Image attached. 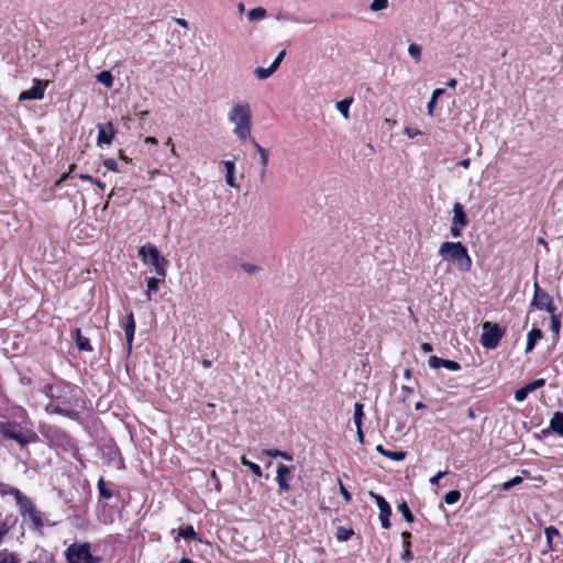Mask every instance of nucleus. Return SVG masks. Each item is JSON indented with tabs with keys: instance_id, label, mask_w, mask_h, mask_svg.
Masks as SVG:
<instances>
[{
	"instance_id": "nucleus-1",
	"label": "nucleus",
	"mask_w": 563,
	"mask_h": 563,
	"mask_svg": "<svg viewBox=\"0 0 563 563\" xmlns=\"http://www.w3.org/2000/svg\"><path fill=\"white\" fill-rule=\"evenodd\" d=\"M252 108L249 101L239 100L230 107L227 119L232 125V133L242 143L252 137Z\"/></svg>"
},
{
	"instance_id": "nucleus-2",
	"label": "nucleus",
	"mask_w": 563,
	"mask_h": 563,
	"mask_svg": "<svg viewBox=\"0 0 563 563\" xmlns=\"http://www.w3.org/2000/svg\"><path fill=\"white\" fill-rule=\"evenodd\" d=\"M439 255L461 272H468L472 267V258L461 242H443L439 247Z\"/></svg>"
},
{
	"instance_id": "nucleus-3",
	"label": "nucleus",
	"mask_w": 563,
	"mask_h": 563,
	"mask_svg": "<svg viewBox=\"0 0 563 563\" xmlns=\"http://www.w3.org/2000/svg\"><path fill=\"white\" fill-rule=\"evenodd\" d=\"M10 494L15 498L21 516L29 519L34 529H41L43 527L42 518L31 499L16 488H12Z\"/></svg>"
},
{
	"instance_id": "nucleus-4",
	"label": "nucleus",
	"mask_w": 563,
	"mask_h": 563,
	"mask_svg": "<svg viewBox=\"0 0 563 563\" xmlns=\"http://www.w3.org/2000/svg\"><path fill=\"white\" fill-rule=\"evenodd\" d=\"M0 431L3 437L16 441L21 446L37 440V435L33 431L24 429L18 423H0Z\"/></svg>"
},
{
	"instance_id": "nucleus-5",
	"label": "nucleus",
	"mask_w": 563,
	"mask_h": 563,
	"mask_svg": "<svg viewBox=\"0 0 563 563\" xmlns=\"http://www.w3.org/2000/svg\"><path fill=\"white\" fill-rule=\"evenodd\" d=\"M139 256L143 262H146V257L150 258L151 265L155 268V272L158 276H166V266L168 264L167 260L161 255L157 247L147 243L139 249Z\"/></svg>"
},
{
	"instance_id": "nucleus-6",
	"label": "nucleus",
	"mask_w": 563,
	"mask_h": 563,
	"mask_svg": "<svg viewBox=\"0 0 563 563\" xmlns=\"http://www.w3.org/2000/svg\"><path fill=\"white\" fill-rule=\"evenodd\" d=\"M67 563H95L96 560L90 552L88 543H73L66 551Z\"/></svg>"
},
{
	"instance_id": "nucleus-7",
	"label": "nucleus",
	"mask_w": 563,
	"mask_h": 563,
	"mask_svg": "<svg viewBox=\"0 0 563 563\" xmlns=\"http://www.w3.org/2000/svg\"><path fill=\"white\" fill-rule=\"evenodd\" d=\"M503 335L504 331L497 323L486 321L483 323L481 343L486 349H495Z\"/></svg>"
},
{
	"instance_id": "nucleus-8",
	"label": "nucleus",
	"mask_w": 563,
	"mask_h": 563,
	"mask_svg": "<svg viewBox=\"0 0 563 563\" xmlns=\"http://www.w3.org/2000/svg\"><path fill=\"white\" fill-rule=\"evenodd\" d=\"M533 290L534 291H533V298H532L531 305L534 306L537 309L545 310L550 314H553V312H555L556 308L553 305V299L551 298V296L547 291H544L538 285V283H534Z\"/></svg>"
},
{
	"instance_id": "nucleus-9",
	"label": "nucleus",
	"mask_w": 563,
	"mask_h": 563,
	"mask_svg": "<svg viewBox=\"0 0 563 563\" xmlns=\"http://www.w3.org/2000/svg\"><path fill=\"white\" fill-rule=\"evenodd\" d=\"M48 84V80L33 79V87L22 91L19 96V101L43 99Z\"/></svg>"
},
{
	"instance_id": "nucleus-10",
	"label": "nucleus",
	"mask_w": 563,
	"mask_h": 563,
	"mask_svg": "<svg viewBox=\"0 0 563 563\" xmlns=\"http://www.w3.org/2000/svg\"><path fill=\"white\" fill-rule=\"evenodd\" d=\"M291 474L290 467L285 464H279L276 472V481L280 492H289L291 489L289 485V477Z\"/></svg>"
},
{
	"instance_id": "nucleus-11",
	"label": "nucleus",
	"mask_w": 563,
	"mask_h": 563,
	"mask_svg": "<svg viewBox=\"0 0 563 563\" xmlns=\"http://www.w3.org/2000/svg\"><path fill=\"white\" fill-rule=\"evenodd\" d=\"M113 136H114V131H113V125L111 122H109L106 125H103V124L98 125L97 142L99 145L100 144H110L113 140Z\"/></svg>"
},
{
	"instance_id": "nucleus-12",
	"label": "nucleus",
	"mask_w": 563,
	"mask_h": 563,
	"mask_svg": "<svg viewBox=\"0 0 563 563\" xmlns=\"http://www.w3.org/2000/svg\"><path fill=\"white\" fill-rule=\"evenodd\" d=\"M452 223L455 224V227H466L468 223L467 216L460 202L453 205Z\"/></svg>"
},
{
	"instance_id": "nucleus-13",
	"label": "nucleus",
	"mask_w": 563,
	"mask_h": 563,
	"mask_svg": "<svg viewBox=\"0 0 563 563\" xmlns=\"http://www.w3.org/2000/svg\"><path fill=\"white\" fill-rule=\"evenodd\" d=\"M124 332H125L128 347L131 349L133 339H134V332H135V321H134V316L132 312H130L126 316V323L124 325Z\"/></svg>"
},
{
	"instance_id": "nucleus-14",
	"label": "nucleus",
	"mask_w": 563,
	"mask_h": 563,
	"mask_svg": "<svg viewBox=\"0 0 563 563\" xmlns=\"http://www.w3.org/2000/svg\"><path fill=\"white\" fill-rule=\"evenodd\" d=\"M542 339V331L540 329L533 328L527 334V343H526V353L532 352L536 344Z\"/></svg>"
},
{
	"instance_id": "nucleus-15",
	"label": "nucleus",
	"mask_w": 563,
	"mask_h": 563,
	"mask_svg": "<svg viewBox=\"0 0 563 563\" xmlns=\"http://www.w3.org/2000/svg\"><path fill=\"white\" fill-rule=\"evenodd\" d=\"M223 166L225 168V183L228 186L232 187V188H239V185L235 180V177H234V172H235V165L233 162L231 161H224L223 162Z\"/></svg>"
},
{
	"instance_id": "nucleus-16",
	"label": "nucleus",
	"mask_w": 563,
	"mask_h": 563,
	"mask_svg": "<svg viewBox=\"0 0 563 563\" xmlns=\"http://www.w3.org/2000/svg\"><path fill=\"white\" fill-rule=\"evenodd\" d=\"M255 151L260 155L261 166L267 168L269 163V154L266 148H264L255 139L250 140Z\"/></svg>"
},
{
	"instance_id": "nucleus-17",
	"label": "nucleus",
	"mask_w": 563,
	"mask_h": 563,
	"mask_svg": "<svg viewBox=\"0 0 563 563\" xmlns=\"http://www.w3.org/2000/svg\"><path fill=\"white\" fill-rule=\"evenodd\" d=\"M550 429L558 433L559 435H563V412H555L550 420Z\"/></svg>"
},
{
	"instance_id": "nucleus-18",
	"label": "nucleus",
	"mask_w": 563,
	"mask_h": 563,
	"mask_svg": "<svg viewBox=\"0 0 563 563\" xmlns=\"http://www.w3.org/2000/svg\"><path fill=\"white\" fill-rule=\"evenodd\" d=\"M376 451L379 454H382L393 461H397V462L402 461L406 457V453L404 451H394V452L387 451L383 448V445H377Z\"/></svg>"
},
{
	"instance_id": "nucleus-19",
	"label": "nucleus",
	"mask_w": 563,
	"mask_h": 563,
	"mask_svg": "<svg viewBox=\"0 0 563 563\" xmlns=\"http://www.w3.org/2000/svg\"><path fill=\"white\" fill-rule=\"evenodd\" d=\"M353 102V98L343 99L335 103L336 110L342 114V117L347 120L350 118V107Z\"/></svg>"
},
{
	"instance_id": "nucleus-20",
	"label": "nucleus",
	"mask_w": 563,
	"mask_h": 563,
	"mask_svg": "<svg viewBox=\"0 0 563 563\" xmlns=\"http://www.w3.org/2000/svg\"><path fill=\"white\" fill-rule=\"evenodd\" d=\"M277 70L276 66L272 65L267 68L256 67L254 69V75L258 80H265L271 77Z\"/></svg>"
},
{
	"instance_id": "nucleus-21",
	"label": "nucleus",
	"mask_w": 563,
	"mask_h": 563,
	"mask_svg": "<svg viewBox=\"0 0 563 563\" xmlns=\"http://www.w3.org/2000/svg\"><path fill=\"white\" fill-rule=\"evenodd\" d=\"M443 93H444V89H442V88H437L433 90L431 98L427 104V112L429 115H433L437 101H438L439 97H441Z\"/></svg>"
},
{
	"instance_id": "nucleus-22",
	"label": "nucleus",
	"mask_w": 563,
	"mask_h": 563,
	"mask_svg": "<svg viewBox=\"0 0 563 563\" xmlns=\"http://www.w3.org/2000/svg\"><path fill=\"white\" fill-rule=\"evenodd\" d=\"M401 538H402V544H404V548H405V551L401 555V559L405 560V561H410L411 560V552H410V538H411V533L408 532V531H404L401 533Z\"/></svg>"
},
{
	"instance_id": "nucleus-23",
	"label": "nucleus",
	"mask_w": 563,
	"mask_h": 563,
	"mask_svg": "<svg viewBox=\"0 0 563 563\" xmlns=\"http://www.w3.org/2000/svg\"><path fill=\"white\" fill-rule=\"evenodd\" d=\"M75 339H76V344L79 350H81V351H91L92 350V347L89 343V340L81 335V332L79 329L75 330Z\"/></svg>"
},
{
	"instance_id": "nucleus-24",
	"label": "nucleus",
	"mask_w": 563,
	"mask_h": 563,
	"mask_svg": "<svg viewBox=\"0 0 563 563\" xmlns=\"http://www.w3.org/2000/svg\"><path fill=\"white\" fill-rule=\"evenodd\" d=\"M97 80L107 88H111L113 86V76L109 70L100 71L97 75Z\"/></svg>"
},
{
	"instance_id": "nucleus-25",
	"label": "nucleus",
	"mask_w": 563,
	"mask_h": 563,
	"mask_svg": "<svg viewBox=\"0 0 563 563\" xmlns=\"http://www.w3.org/2000/svg\"><path fill=\"white\" fill-rule=\"evenodd\" d=\"M159 283L161 280L158 278H155V277H151L147 279V283H146V299L150 301L152 300V292L156 291L159 287Z\"/></svg>"
},
{
	"instance_id": "nucleus-26",
	"label": "nucleus",
	"mask_w": 563,
	"mask_h": 563,
	"mask_svg": "<svg viewBox=\"0 0 563 563\" xmlns=\"http://www.w3.org/2000/svg\"><path fill=\"white\" fill-rule=\"evenodd\" d=\"M263 454H265L267 456H271V457H282V459H284L286 461H291L292 460L291 454H289L288 452H285V451L276 450V449L264 450Z\"/></svg>"
},
{
	"instance_id": "nucleus-27",
	"label": "nucleus",
	"mask_w": 563,
	"mask_h": 563,
	"mask_svg": "<svg viewBox=\"0 0 563 563\" xmlns=\"http://www.w3.org/2000/svg\"><path fill=\"white\" fill-rule=\"evenodd\" d=\"M266 10L262 7H257V8H254V9H251L249 12H247V19L250 21H256V20H261V19H264L266 16Z\"/></svg>"
},
{
	"instance_id": "nucleus-28",
	"label": "nucleus",
	"mask_w": 563,
	"mask_h": 563,
	"mask_svg": "<svg viewBox=\"0 0 563 563\" xmlns=\"http://www.w3.org/2000/svg\"><path fill=\"white\" fill-rule=\"evenodd\" d=\"M240 461H241L242 465L249 467L251 470V472L256 477H261L262 476V470H261V467L256 463H253V462L249 461L244 455H242L240 457Z\"/></svg>"
},
{
	"instance_id": "nucleus-29",
	"label": "nucleus",
	"mask_w": 563,
	"mask_h": 563,
	"mask_svg": "<svg viewBox=\"0 0 563 563\" xmlns=\"http://www.w3.org/2000/svg\"><path fill=\"white\" fill-rule=\"evenodd\" d=\"M354 534L353 529L340 527L336 530L335 537L339 541H347Z\"/></svg>"
},
{
	"instance_id": "nucleus-30",
	"label": "nucleus",
	"mask_w": 563,
	"mask_h": 563,
	"mask_svg": "<svg viewBox=\"0 0 563 563\" xmlns=\"http://www.w3.org/2000/svg\"><path fill=\"white\" fill-rule=\"evenodd\" d=\"M545 385L544 378H537L532 382H529L523 386L528 394L533 393L534 390L542 388Z\"/></svg>"
},
{
	"instance_id": "nucleus-31",
	"label": "nucleus",
	"mask_w": 563,
	"mask_h": 563,
	"mask_svg": "<svg viewBox=\"0 0 563 563\" xmlns=\"http://www.w3.org/2000/svg\"><path fill=\"white\" fill-rule=\"evenodd\" d=\"M408 54L415 59L416 63H419L421 60L422 48L420 45L412 43L408 46Z\"/></svg>"
},
{
	"instance_id": "nucleus-32",
	"label": "nucleus",
	"mask_w": 563,
	"mask_h": 563,
	"mask_svg": "<svg viewBox=\"0 0 563 563\" xmlns=\"http://www.w3.org/2000/svg\"><path fill=\"white\" fill-rule=\"evenodd\" d=\"M364 417L363 412V405L360 402H355L354 405V423L356 428H360L362 426V419Z\"/></svg>"
},
{
	"instance_id": "nucleus-33",
	"label": "nucleus",
	"mask_w": 563,
	"mask_h": 563,
	"mask_svg": "<svg viewBox=\"0 0 563 563\" xmlns=\"http://www.w3.org/2000/svg\"><path fill=\"white\" fill-rule=\"evenodd\" d=\"M398 510L402 514V516L407 522L413 521V519H415L406 501H402L398 505Z\"/></svg>"
},
{
	"instance_id": "nucleus-34",
	"label": "nucleus",
	"mask_w": 563,
	"mask_h": 563,
	"mask_svg": "<svg viewBox=\"0 0 563 563\" xmlns=\"http://www.w3.org/2000/svg\"><path fill=\"white\" fill-rule=\"evenodd\" d=\"M0 563H19V560L14 553L3 550L0 551Z\"/></svg>"
},
{
	"instance_id": "nucleus-35",
	"label": "nucleus",
	"mask_w": 563,
	"mask_h": 563,
	"mask_svg": "<svg viewBox=\"0 0 563 563\" xmlns=\"http://www.w3.org/2000/svg\"><path fill=\"white\" fill-rule=\"evenodd\" d=\"M369 497L375 500L379 511L383 509L390 508L389 504L380 495H378L374 492H369Z\"/></svg>"
},
{
	"instance_id": "nucleus-36",
	"label": "nucleus",
	"mask_w": 563,
	"mask_h": 563,
	"mask_svg": "<svg viewBox=\"0 0 563 563\" xmlns=\"http://www.w3.org/2000/svg\"><path fill=\"white\" fill-rule=\"evenodd\" d=\"M391 515V508L383 509L379 511V520L384 529L390 527L389 516Z\"/></svg>"
},
{
	"instance_id": "nucleus-37",
	"label": "nucleus",
	"mask_w": 563,
	"mask_h": 563,
	"mask_svg": "<svg viewBox=\"0 0 563 563\" xmlns=\"http://www.w3.org/2000/svg\"><path fill=\"white\" fill-rule=\"evenodd\" d=\"M461 498V493L459 490H450L449 493H446L443 497V500L448 504V505H453L455 503H457Z\"/></svg>"
},
{
	"instance_id": "nucleus-38",
	"label": "nucleus",
	"mask_w": 563,
	"mask_h": 563,
	"mask_svg": "<svg viewBox=\"0 0 563 563\" xmlns=\"http://www.w3.org/2000/svg\"><path fill=\"white\" fill-rule=\"evenodd\" d=\"M178 538L197 539V533L191 526H187L185 529H180L178 531Z\"/></svg>"
},
{
	"instance_id": "nucleus-39",
	"label": "nucleus",
	"mask_w": 563,
	"mask_h": 563,
	"mask_svg": "<svg viewBox=\"0 0 563 563\" xmlns=\"http://www.w3.org/2000/svg\"><path fill=\"white\" fill-rule=\"evenodd\" d=\"M98 489L100 495L106 499H110L113 496L112 492L106 488V482L103 477H100L98 481Z\"/></svg>"
},
{
	"instance_id": "nucleus-40",
	"label": "nucleus",
	"mask_w": 563,
	"mask_h": 563,
	"mask_svg": "<svg viewBox=\"0 0 563 563\" xmlns=\"http://www.w3.org/2000/svg\"><path fill=\"white\" fill-rule=\"evenodd\" d=\"M388 8V0H373L369 9L374 12L382 11Z\"/></svg>"
},
{
	"instance_id": "nucleus-41",
	"label": "nucleus",
	"mask_w": 563,
	"mask_h": 563,
	"mask_svg": "<svg viewBox=\"0 0 563 563\" xmlns=\"http://www.w3.org/2000/svg\"><path fill=\"white\" fill-rule=\"evenodd\" d=\"M560 329L561 318L560 316L555 314V312H553V314H551V331L558 335L560 333Z\"/></svg>"
},
{
	"instance_id": "nucleus-42",
	"label": "nucleus",
	"mask_w": 563,
	"mask_h": 563,
	"mask_svg": "<svg viewBox=\"0 0 563 563\" xmlns=\"http://www.w3.org/2000/svg\"><path fill=\"white\" fill-rule=\"evenodd\" d=\"M521 483H522V477L521 476H515L511 479L503 483L501 488H503V490H509L512 487H515V486H517V485H519Z\"/></svg>"
},
{
	"instance_id": "nucleus-43",
	"label": "nucleus",
	"mask_w": 563,
	"mask_h": 563,
	"mask_svg": "<svg viewBox=\"0 0 563 563\" xmlns=\"http://www.w3.org/2000/svg\"><path fill=\"white\" fill-rule=\"evenodd\" d=\"M241 268L246 274H256L261 271V267L258 265L252 264V263H242Z\"/></svg>"
},
{
	"instance_id": "nucleus-44",
	"label": "nucleus",
	"mask_w": 563,
	"mask_h": 563,
	"mask_svg": "<svg viewBox=\"0 0 563 563\" xmlns=\"http://www.w3.org/2000/svg\"><path fill=\"white\" fill-rule=\"evenodd\" d=\"M445 362L444 358H440L435 355L431 356L428 361L429 363V366L431 368H440V367H443V363Z\"/></svg>"
},
{
	"instance_id": "nucleus-45",
	"label": "nucleus",
	"mask_w": 563,
	"mask_h": 563,
	"mask_svg": "<svg viewBox=\"0 0 563 563\" xmlns=\"http://www.w3.org/2000/svg\"><path fill=\"white\" fill-rule=\"evenodd\" d=\"M544 533H545L548 543L551 547L553 537L559 536V530L555 527L551 526V527L545 528Z\"/></svg>"
},
{
	"instance_id": "nucleus-46",
	"label": "nucleus",
	"mask_w": 563,
	"mask_h": 563,
	"mask_svg": "<svg viewBox=\"0 0 563 563\" xmlns=\"http://www.w3.org/2000/svg\"><path fill=\"white\" fill-rule=\"evenodd\" d=\"M443 367L449 371L456 372L461 368V365L455 361L445 360V362L443 363Z\"/></svg>"
},
{
	"instance_id": "nucleus-47",
	"label": "nucleus",
	"mask_w": 563,
	"mask_h": 563,
	"mask_svg": "<svg viewBox=\"0 0 563 563\" xmlns=\"http://www.w3.org/2000/svg\"><path fill=\"white\" fill-rule=\"evenodd\" d=\"M45 410L47 413L69 415L68 411L53 405H47Z\"/></svg>"
},
{
	"instance_id": "nucleus-48",
	"label": "nucleus",
	"mask_w": 563,
	"mask_h": 563,
	"mask_svg": "<svg viewBox=\"0 0 563 563\" xmlns=\"http://www.w3.org/2000/svg\"><path fill=\"white\" fill-rule=\"evenodd\" d=\"M448 471H440L438 472L434 476H432L429 482L431 485H439V482L442 477H444L445 475H448Z\"/></svg>"
},
{
	"instance_id": "nucleus-49",
	"label": "nucleus",
	"mask_w": 563,
	"mask_h": 563,
	"mask_svg": "<svg viewBox=\"0 0 563 563\" xmlns=\"http://www.w3.org/2000/svg\"><path fill=\"white\" fill-rule=\"evenodd\" d=\"M404 132H405V134H406L409 139H413V137H416V136H418V135L422 134L420 130H418V129H413V128H410V126H406V128H405V130H404Z\"/></svg>"
},
{
	"instance_id": "nucleus-50",
	"label": "nucleus",
	"mask_w": 563,
	"mask_h": 563,
	"mask_svg": "<svg viewBox=\"0 0 563 563\" xmlns=\"http://www.w3.org/2000/svg\"><path fill=\"white\" fill-rule=\"evenodd\" d=\"M528 395L529 394L527 393V390L523 387H521V388L516 390L515 399L517 401H523L528 397Z\"/></svg>"
},
{
	"instance_id": "nucleus-51",
	"label": "nucleus",
	"mask_w": 563,
	"mask_h": 563,
	"mask_svg": "<svg viewBox=\"0 0 563 563\" xmlns=\"http://www.w3.org/2000/svg\"><path fill=\"white\" fill-rule=\"evenodd\" d=\"M462 228L463 227H455V224H451V228H450V233L452 235V238L454 239H459L462 236Z\"/></svg>"
},
{
	"instance_id": "nucleus-52",
	"label": "nucleus",
	"mask_w": 563,
	"mask_h": 563,
	"mask_svg": "<svg viewBox=\"0 0 563 563\" xmlns=\"http://www.w3.org/2000/svg\"><path fill=\"white\" fill-rule=\"evenodd\" d=\"M103 164L108 170H112V172L118 170V164L113 159H106Z\"/></svg>"
},
{
	"instance_id": "nucleus-53",
	"label": "nucleus",
	"mask_w": 563,
	"mask_h": 563,
	"mask_svg": "<svg viewBox=\"0 0 563 563\" xmlns=\"http://www.w3.org/2000/svg\"><path fill=\"white\" fill-rule=\"evenodd\" d=\"M285 55H286V51L285 49L280 51L278 53V55L276 56V58L274 59V62L272 63V65L276 66V68L278 69V67H279L282 60L284 59Z\"/></svg>"
},
{
	"instance_id": "nucleus-54",
	"label": "nucleus",
	"mask_w": 563,
	"mask_h": 563,
	"mask_svg": "<svg viewBox=\"0 0 563 563\" xmlns=\"http://www.w3.org/2000/svg\"><path fill=\"white\" fill-rule=\"evenodd\" d=\"M340 483V493L341 495L343 496V498L345 499V501H350L351 500V494L347 492V489L344 487V485L342 484V482H339Z\"/></svg>"
},
{
	"instance_id": "nucleus-55",
	"label": "nucleus",
	"mask_w": 563,
	"mask_h": 563,
	"mask_svg": "<svg viewBox=\"0 0 563 563\" xmlns=\"http://www.w3.org/2000/svg\"><path fill=\"white\" fill-rule=\"evenodd\" d=\"M165 145H166V146H170V153H172V155H173V156H175V157H178V154L176 153V150H175L174 144H173V140H172L170 137H168V139L166 140Z\"/></svg>"
},
{
	"instance_id": "nucleus-56",
	"label": "nucleus",
	"mask_w": 563,
	"mask_h": 563,
	"mask_svg": "<svg viewBox=\"0 0 563 563\" xmlns=\"http://www.w3.org/2000/svg\"><path fill=\"white\" fill-rule=\"evenodd\" d=\"M260 181L264 184L266 181V168L262 167L258 173Z\"/></svg>"
},
{
	"instance_id": "nucleus-57",
	"label": "nucleus",
	"mask_w": 563,
	"mask_h": 563,
	"mask_svg": "<svg viewBox=\"0 0 563 563\" xmlns=\"http://www.w3.org/2000/svg\"><path fill=\"white\" fill-rule=\"evenodd\" d=\"M421 350L424 353H430L432 351V345L428 342L421 344Z\"/></svg>"
},
{
	"instance_id": "nucleus-58",
	"label": "nucleus",
	"mask_w": 563,
	"mask_h": 563,
	"mask_svg": "<svg viewBox=\"0 0 563 563\" xmlns=\"http://www.w3.org/2000/svg\"><path fill=\"white\" fill-rule=\"evenodd\" d=\"M356 434H357V440L362 443L364 441V433L362 430V426H360V428H356Z\"/></svg>"
},
{
	"instance_id": "nucleus-59",
	"label": "nucleus",
	"mask_w": 563,
	"mask_h": 563,
	"mask_svg": "<svg viewBox=\"0 0 563 563\" xmlns=\"http://www.w3.org/2000/svg\"><path fill=\"white\" fill-rule=\"evenodd\" d=\"M176 23L185 29H188V22L183 18H177Z\"/></svg>"
},
{
	"instance_id": "nucleus-60",
	"label": "nucleus",
	"mask_w": 563,
	"mask_h": 563,
	"mask_svg": "<svg viewBox=\"0 0 563 563\" xmlns=\"http://www.w3.org/2000/svg\"><path fill=\"white\" fill-rule=\"evenodd\" d=\"M459 165L465 169H467L471 165V161L468 158L460 161Z\"/></svg>"
},
{
	"instance_id": "nucleus-61",
	"label": "nucleus",
	"mask_w": 563,
	"mask_h": 563,
	"mask_svg": "<svg viewBox=\"0 0 563 563\" xmlns=\"http://www.w3.org/2000/svg\"><path fill=\"white\" fill-rule=\"evenodd\" d=\"M145 143L152 144V145H156L157 144V140L155 137H153V136H147L145 139Z\"/></svg>"
},
{
	"instance_id": "nucleus-62",
	"label": "nucleus",
	"mask_w": 563,
	"mask_h": 563,
	"mask_svg": "<svg viewBox=\"0 0 563 563\" xmlns=\"http://www.w3.org/2000/svg\"><path fill=\"white\" fill-rule=\"evenodd\" d=\"M456 85H457V81H456V79H454V78L450 79V80L446 82V86H448L449 88H455V87H456Z\"/></svg>"
},
{
	"instance_id": "nucleus-63",
	"label": "nucleus",
	"mask_w": 563,
	"mask_h": 563,
	"mask_svg": "<svg viewBox=\"0 0 563 563\" xmlns=\"http://www.w3.org/2000/svg\"><path fill=\"white\" fill-rule=\"evenodd\" d=\"M79 178L82 179V180L91 181V183L95 181V179L91 176L86 175V174L79 175Z\"/></svg>"
},
{
	"instance_id": "nucleus-64",
	"label": "nucleus",
	"mask_w": 563,
	"mask_h": 563,
	"mask_svg": "<svg viewBox=\"0 0 563 563\" xmlns=\"http://www.w3.org/2000/svg\"><path fill=\"white\" fill-rule=\"evenodd\" d=\"M179 563H194L190 559L183 558Z\"/></svg>"
}]
</instances>
